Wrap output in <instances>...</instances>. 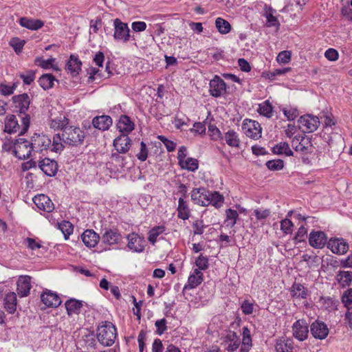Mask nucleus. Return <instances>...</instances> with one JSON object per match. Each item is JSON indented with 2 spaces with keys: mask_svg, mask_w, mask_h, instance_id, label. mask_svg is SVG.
<instances>
[{
  "mask_svg": "<svg viewBox=\"0 0 352 352\" xmlns=\"http://www.w3.org/2000/svg\"><path fill=\"white\" fill-rule=\"evenodd\" d=\"M327 236L322 231H311L309 234V243L316 249H322L327 243Z\"/></svg>",
  "mask_w": 352,
  "mask_h": 352,
  "instance_id": "6ab92c4d",
  "label": "nucleus"
},
{
  "mask_svg": "<svg viewBox=\"0 0 352 352\" xmlns=\"http://www.w3.org/2000/svg\"><path fill=\"white\" fill-rule=\"evenodd\" d=\"M327 248L337 254H344L349 250V245L343 239H331L327 243Z\"/></svg>",
  "mask_w": 352,
  "mask_h": 352,
  "instance_id": "f3484780",
  "label": "nucleus"
},
{
  "mask_svg": "<svg viewBox=\"0 0 352 352\" xmlns=\"http://www.w3.org/2000/svg\"><path fill=\"white\" fill-rule=\"evenodd\" d=\"M131 139L126 134H121L113 141V146L120 153H126L131 146Z\"/></svg>",
  "mask_w": 352,
  "mask_h": 352,
  "instance_id": "5701e85b",
  "label": "nucleus"
},
{
  "mask_svg": "<svg viewBox=\"0 0 352 352\" xmlns=\"http://www.w3.org/2000/svg\"><path fill=\"white\" fill-rule=\"evenodd\" d=\"M65 308L69 316L78 314L82 307V302L76 299H69L66 301Z\"/></svg>",
  "mask_w": 352,
  "mask_h": 352,
  "instance_id": "7c9ffc66",
  "label": "nucleus"
},
{
  "mask_svg": "<svg viewBox=\"0 0 352 352\" xmlns=\"http://www.w3.org/2000/svg\"><path fill=\"white\" fill-rule=\"evenodd\" d=\"M209 91L211 96L219 98L226 93V84L219 76L215 75L210 81Z\"/></svg>",
  "mask_w": 352,
  "mask_h": 352,
  "instance_id": "9d476101",
  "label": "nucleus"
},
{
  "mask_svg": "<svg viewBox=\"0 0 352 352\" xmlns=\"http://www.w3.org/2000/svg\"><path fill=\"white\" fill-rule=\"evenodd\" d=\"M41 299L43 303L48 307H57L61 303L60 298L58 294L48 289L43 292L41 295Z\"/></svg>",
  "mask_w": 352,
  "mask_h": 352,
  "instance_id": "aec40b11",
  "label": "nucleus"
},
{
  "mask_svg": "<svg viewBox=\"0 0 352 352\" xmlns=\"http://www.w3.org/2000/svg\"><path fill=\"white\" fill-rule=\"evenodd\" d=\"M266 166L270 170H279L284 166V162L280 159L269 160L266 163Z\"/></svg>",
  "mask_w": 352,
  "mask_h": 352,
  "instance_id": "864d4df0",
  "label": "nucleus"
},
{
  "mask_svg": "<svg viewBox=\"0 0 352 352\" xmlns=\"http://www.w3.org/2000/svg\"><path fill=\"white\" fill-rule=\"evenodd\" d=\"M12 101L14 109L20 113L19 116L27 115L25 112L29 109L30 104V97L27 94L13 96Z\"/></svg>",
  "mask_w": 352,
  "mask_h": 352,
  "instance_id": "9b49d317",
  "label": "nucleus"
},
{
  "mask_svg": "<svg viewBox=\"0 0 352 352\" xmlns=\"http://www.w3.org/2000/svg\"><path fill=\"white\" fill-rule=\"evenodd\" d=\"M54 63L55 58H50L47 60H44L41 57H37L35 59L36 65L40 66L41 67L45 69L52 68L55 71H58L59 68L57 65L54 64Z\"/></svg>",
  "mask_w": 352,
  "mask_h": 352,
  "instance_id": "ea45409f",
  "label": "nucleus"
},
{
  "mask_svg": "<svg viewBox=\"0 0 352 352\" xmlns=\"http://www.w3.org/2000/svg\"><path fill=\"white\" fill-rule=\"evenodd\" d=\"M336 280L342 287H346L352 282V272L340 271L336 275Z\"/></svg>",
  "mask_w": 352,
  "mask_h": 352,
  "instance_id": "72a5a7b5",
  "label": "nucleus"
},
{
  "mask_svg": "<svg viewBox=\"0 0 352 352\" xmlns=\"http://www.w3.org/2000/svg\"><path fill=\"white\" fill-rule=\"evenodd\" d=\"M239 214L236 210L229 208L226 210V219L224 223L226 226L232 228L236 223Z\"/></svg>",
  "mask_w": 352,
  "mask_h": 352,
  "instance_id": "79ce46f5",
  "label": "nucleus"
},
{
  "mask_svg": "<svg viewBox=\"0 0 352 352\" xmlns=\"http://www.w3.org/2000/svg\"><path fill=\"white\" fill-rule=\"evenodd\" d=\"M55 81H56V78L50 74H43L38 79V83L44 90L51 89Z\"/></svg>",
  "mask_w": 352,
  "mask_h": 352,
  "instance_id": "58836bf2",
  "label": "nucleus"
},
{
  "mask_svg": "<svg viewBox=\"0 0 352 352\" xmlns=\"http://www.w3.org/2000/svg\"><path fill=\"white\" fill-rule=\"evenodd\" d=\"M273 154H293L289 144L287 142H281L272 148Z\"/></svg>",
  "mask_w": 352,
  "mask_h": 352,
  "instance_id": "49530a36",
  "label": "nucleus"
},
{
  "mask_svg": "<svg viewBox=\"0 0 352 352\" xmlns=\"http://www.w3.org/2000/svg\"><path fill=\"white\" fill-rule=\"evenodd\" d=\"M34 204L38 209L47 212H51L54 209V205L50 197L45 195L40 194L32 199Z\"/></svg>",
  "mask_w": 352,
  "mask_h": 352,
  "instance_id": "2eb2a0df",
  "label": "nucleus"
},
{
  "mask_svg": "<svg viewBox=\"0 0 352 352\" xmlns=\"http://www.w3.org/2000/svg\"><path fill=\"white\" fill-rule=\"evenodd\" d=\"M4 307L10 314H13L16 309V295L14 292H9L4 298Z\"/></svg>",
  "mask_w": 352,
  "mask_h": 352,
  "instance_id": "2f4dec72",
  "label": "nucleus"
},
{
  "mask_svg": "<svg viewBox=\"0 0 352 352\" xmlns=\"http://www.w3.org/2000/svg\"><path fill=\"white\" fill-rule=\"evenodd\" d=\"M116 336V328L110 322H104V324L98 329V340L104 346H111L115 342Z\"/></svg>",
  "mask_w": 352,
  "mask_h": 352,
  "instance_id": "7ed1b4c3",
  "label": "nucleus"
},
{
  "mask_svg": "<svg viewBox=\"0 0 352 352\" xmlns=\"http://www.w3.org/2000/svg\"><path fill=\"white\" fill-rule=\"evenodd\" d=\"M283 113L288 120H295L299 115L298 110L296 107H286L282 109Z\"/></svg>",
  "mask_w": 352,
  "mask_h": 352,
  "instance_id": "3c124183",
  "label": "nucleus"
},
{
  "mask_svg": "<svg viewBox=\"0 0 352 352\" xmlns=\"http://www.w3.org/2000/svg\"><path fill=\"white\" fill-rule=\"evenodd\" d=\"M193 233L195 235H200L204 232V225L202 220H196L193 224Z\"/></svg>",
  "mask_w": 352,
  "mask_h": 352,
  "instance_id": "680f3d73",
  "label": "nucleus"
},
{
  "mask_svg": "<svg viewBox=\"0 0 352 352\" xmlns=\"http://www.w3.org/2000/svg\"><path fill=\"white\" fill-rule=\"evenodd\" d=\"M58 228L61 230L65 239H67L70 234L73 233L74 227L72 224L67 221H63L58 223Z\"/></svg>",
  "mask_w": 352,
  "mask_h": 352,
  "instance_id": "de8ad7c7",
  "label": "nucleus"
},
{
  "mask_svg": "<svg viewBox=\"0 0 352 352\" xmlns=\"http://www.w3.org/2000/svg\"><path fill=\"white\" fill-rule=\"evenodd\" d=\"M264 11H265V12L263 14V16L266 18L267 26H268V27L278 26L279 23H278L276 17H275L273 15L274 10H272V8L265 6Z\"/></svg>",
  "mask_w": 352,
  "mask_h": 352,
  "instance_id": "a18cd8bd",
  "label": "nucleus"
},
{
  "mask_svg": "<svg viewBox=\"0 0 352 352\" xmlns=\"http://www.w3.org/2000/svg\"><path fill=\"white\" fill-rule=\"evenodd\" d=\"M243 133L248 138L258 140L262 135V127L258 122L250 119H245L241 126Z\"/></svg>",
  "mask_w": 352,
  "mask_h": 352,
  "instance_id": "39448f33",
  "label": "nucleus"
},
{
  "mask_svg": "<svg viewBox=\"0 0 352 352\" xmlns=\"http://www.w3.org/2000/svg\"><path fill=\"white\" fill-rule=\"evenodd\" d=\"M221 345L228 352H233L236 351L240 344L241 340L239 336L232 331H228L226 333L222 336Z\"/></svg>",
  "mask_w": 352,
  "mask_h": 352,
  "instance_id": "6e6552de",
  "label": "nucleus"
},
{
  "mask_svg": "<svg viewBox=\"0 0 352 352\" xmlns=\"http://www.w3.org/2000/svg\"><path fill=\"white\" fill-rule=\"evenodd\" d=\"M341 301L348 310L352 309V289L348 288L341 296Z\"/></svg>",
  "mask_w": 352,
  "mask_h": 352,
  "instance_id": "09e8293b",
  "label": "nucleus"
},
{
  "mask_svg": "<svg viewBox=\"0 0 352 352\" xmlns=\"http://www.w3.org/2000/svg\"><path fill=\"white\" fill-rule=\"evenodd\" d=\"M293 227L294 223L289 218H285L280 221V230L285 234H291Z\"/></svg>",
  "mask_w": 352,
  "mask_h": 352,
  "instance_id": "6e6d98bb",
  "label": "nucleus"
},
{
  "mask_svg": "<svg viewBox=\"0 0 352 352\" xmlns=\"http://www.w3.org/2000/svg\"><path fill=\"white\" fill-rule=\"evenodd\" d=\"M307 230L305 228V227L304 226H301L298 228L294 239L296 243H300L302 241H304L305 236H307Z\"/></svg>",
  "mask_w": 352,
  "mask_h": 352,
  "instance_id": "052dcab7",
  "label": "nucleus"
},
{
  "mask_svg": "<svg viewBox=\"0 0 352 352\" xmlns=\"http://www.w3.org/2000/svg\"><path fill=\"white\" fill-rule=\"evenodd\" d=\"M298 128L303 133H312L320 125V120L317 116L310 114L302 116L298 120Z\"/></svg>",
  "mask_w": 352,
  "mask_h": 352,
  "instance_id": "423d86ee",
  "label": "nucleus"
},
{
  "mask_svg": "<svg viewBox=\"0 0 352 352\" xmlns=\"http://www.w3.org/2000/svg\"><path fill=\"white\" fill-rule=\"evenodd\" d=\"M9 44L12 46L16 54L20 53L25 45V41L21 40L17 37L12 38Z\"/></svg>",
  "mask_w": 352,
  "mask_h": 352,
  "instance_id": "5fc2aeb1",
  "label": "nucleus"
},
{
  "mask_svg": "<svg viewBox=\"0 0 352 352\" xmlns=\"http://www.w3.org/2000/svg\"><path fill=\"white\" fill-rule=\"evenodd\" d=\"M19 24L27 29L31 30H38L43 27L44 22L40 19H29L21 17L19 19Z\"/></svg>",
  "mask_w": 352,
  "mask_h": 352,
  "instance_id": "c85d7f7f",
  "label": "nucleus"
},
{
  "mask_svg": "<svg viewBox=\"0 0 352 352\" xmlns=\"http://www.w3.org/2000/svg\"><path fill=\"white\" fill-rule=\"evenodd\" d=\"M62 136L63 140L66 144L76 146L83 142L85 133L79 127L67 126L63 131Z\"/></svg>",
  "mask_w": 352,
  "mask_h": 352,
  "instance_id": "20e7f679",
  "label": "nucleus"
},
{
  "mask_svg": "<svg viewBox=\"0 0 352 352\" xmlns=\"http://www.w3.org/2000/svg\"><path fill=\"white\" fill-rule=\"evenodd\" d=\"M209 190L204 188H194L191 191V199L197 205L206 206L210 205L208 202Z\"/></svg>",
  "mask_w": 352,
  "mask_h": 352,
  "instance_id": "dca6fc26",
  "label": "nucleus"
},
{
  "mask_svg": "<svg viewBox=\"0 0 352 352\" xmlns=\"http://www.w3.org/2000/svg\"><path fill=\"white\" fill-rule=\"evenodd\" d=\"M310 331L314 338L324 340L329 334V328L324 322L316 320L311 324Z\"/></svg>",
  "mask_w": 352,
  "mask_h": 352,
  "instance_id": "ddd939ff",
  "label": "nucleus"
},
{
  "mask_svg": "<svg viewBox=\"0 0 352 352\" xmlns=\"http://www.w3.org/2000/svg\"><path fill=\"white\" fill-rule=\"evenodd\" d=\"M329 145L331 148V152H342V149L344 147V140L341 135H336L335 140L333 139L329 140Z\"/></svg>",
  "mask_w": 352,
  "mask_h": 352,
  "instance_id": "37998d69",
  "label": "nucleus"
},
{
  "mask_svg": "<svg viewBox=\"0 0 352 352\" xmlns=\"http://www.w3.org/2000/svg\"><path fill=\"white\" fill-rule=\"evenodd\" d=\"M276 60L280 63H288L291 60V53L289 51H283L280 52Z\"/></svg>",
  "mask_w": 352,
  "mask_h": 352,
  "instance_id": "e2e57ef3",
  "label": "nucleus"
},
{
  "mask_svg": "<svg viewBox=\"0 0 352 352\" xmlns=\"http://www.w3.org/2000/svg\"><path fill=\"white\" fill-rule=\"evenodd\" d=\"M102 242L106 245L119 244L122 237L117 229L105 228L101 238Z\"/></svg>",
  "mask_w": 352,
  "mask_h": 352,
  "instance_id": "f8f14e48",
  "label": "nucleus"
},
{
  "mask_svg": "<svg viewBox=\"0 0 352 352\" xmlns=\"http://www.w3.org/2000/svg\"><path fill=\"white\" fill-rule=\"evenodd\" d=\"M39 167L46 175L50 177L54 176L58 170L57 162L47 157L39 162Z\"/></svg>",
  "mask_w": 352,
  "mask_h": 352,
  "instance_id": "4be33fe9",
  "label": "nucleus"
},
{
  "mask_svg": "<svg viewBox=\"0 0 352 352\" xmlns=\"http://www.w3.org/2000/svg\"><path fill=\"white\" fill-rule=\"evenodd\" d=\"M324 56L327 59L330 61H336L338 59L339 54L336 50L333 48H329L326 50L324 53Z\"/></svg>",
  "mask_w": 352,
  "mask_h": 352,
  "instance_id": "338daca9",
  "label": "nucleus"
},
{
  "mask_svg": "<svg viewBox=\"0 0 352 352\" xmlns=\"http://www.w3.org/2000/svg\"><path fill=\"white\" fill-rule=\"evenodd\" d=\"M179 164L182 168L195 171L198 168L197 160L189 157L188 155H178Z\"/></svg>",
  "mask_w": 352,
  "mask_h": 352,
  "instance_id": "bb28decb",
  "label": "nucleus"
},
{
  "mask_svg": "<svg viewBox=\"0 0 352 352\" xmlns=\"http://www.w3.org/2000/svg\"><path fill=\"white\" fill-rule=\"evenodd\" d=\"M291 295L294 298L305 299L308 296V290L300 283H294L291 287Z\"/></svg>",
  "mask_w": 352,
  "mask_h": 352,
  "instance_id": "473e14b6",
  "label": "nucleus"
},
{
  "mask_svg": "<svg viewBox=\"0 0 352 352\" xmlns=\"http://www.w3.org/2000/svg\"><path fill=\"white\" fill-rule=\"evenodd\" d=\"M81 61L74 55H71L66 64V69L72 76H76L81 71Z\"/></svg>",
  "mask_w": 352,
  "mask_h": 352,
  "instance_id": "cd10ccee",
  "label": "nucleus"
},
{
  "mask_svg": "<svg viewBox=\"0 0 352 352\" xmlns=\"http://www.w3.org/2000/svg\"><path fill=\"white\" fill-rule=\"evenodd\" d=\"M158 138L163 142L168 152H173L175 150L176 144L174 142L166 139L162 135L158 136Z\"/></svg>",
  "mask_w": 352,
  "mask_h": 352,
  "instance_id": "69168bd1",
  "label": "nucleus"
},
{
  "mask_svg": "<svg viewBox=\"0 0 352 352\" xmlns=\"http://www.w3.org/2000/svg\"><path fill=\"white\" fill-rule=\"evenodd\" d=\"M15 89V84H13L12 85L0 84V94H1L3 96H10L12 94Z\"/></svg>",
  "mask_w": 352,
  "mask_h": 352,
  "instance_id": "bf43d9fd",
  "label": "nucleus"
},
{
  "mask_svg": "<svg viewBox=\"0 0 352 352\" xmlns=\"http://www.w3.org/2000/svg\"><path fill=\"white\" fill-rule=\"evenodd\" d=\"M68 124L69 120L63 114H60L56 118H52L48 122L49 126L54 131L62 129L64 130Z\"/></svg>",
  "mask_w": 352,
  "mask_h": 352,
  "instance_id": "c756f323",
  "label": "nucleus"
},
{
  "mask_svg": "<svg viewBox=\"0 0 352 352\" xmlns=\"http://www.w3.org/2000/svg\"><path fill=\"white\" fill-rule=\"evenodd\" d=\"M166 230V228L164 226H157L151 228L148 233V241L151 244L154 245L157 241L158 236L163 234Z\"/></svg>",
  "mask_w": 352,
  "mask_h": 352,
  "instance_id": "c9c22d12",
  "label": "nucleus"
},
{
  "mask_svg": "<svg viewBox=\"0 0 352 352\" xmlns=\"http://www.w3.org/2000/svg\"><path fill=\"white\" fill-rule=\"evenodd\" d=\"M51 144V140L46 135H37L32 142L30 143L27 140L19 142L15 146L14 152L17 154L18 152H25L23 148H25L26 154H31L32 151L42 152L44 150L50 149Z\"/></svg>",
  "mask_w": 352,
  "mask_h": 352,
  "instance_id": "f257e3e1",
  "label": "nucleus"
},
{
  "mask_svg": "<svg viewBox=\"0 0 352 352\" xmlns=\"http://www.w3.org/2000/svg\"><path fill=\"white\" fill-rule=\"evenodd\" d=\"M64 146L61 142V139L58 135L54 137L53 143L50 146V151L54 153L61 152Z\"/></svg>",
  "mask_w": 352,
  "mask_h": 352,
  "instance_id": "603ef678",
  "label": "nucleus"
},
{
  "mask_svg": "<svg viewBox=\"0 0 352 352\" xmlns=\"http://www.w3.org/2000/svg\"><path fill=\"white\" fill-rule=\"evenodd\" d=\"M252 346V338L250 337H243L242 339V344L240 348L241 352H249L250 348Z\"/></svg>",
  "mask_w": 352,
  "mask_h": 352,
  "instance_id": "774afa93",
  "label": "nucleus"
},
{
  "mask_svg": "<svg viewBox=\"0 0 352 352\" xmlns=\"http://www.w3.org/2000/svg\"><path fill=\"white\" fill-rule=\"evenodd\" d=\"M190 209L188 208V204L186 201H184L183 197H180L178 200V207H177V216L179 219L183 220H186L190 217Z\"/></svg>",
  "mask_w": 352,
  "mask_h": 352,
  "instance_id": "f704fd0d",
  "label": "nucleus"
},
{
  "mask_svg": "<svg viewBox=\"0 0 352 352\" xmlns=\"http://www.w3.org/2000/svg\"><path fill=\"white\" fill-rule=\"evenodd\" d=\"M270 210L268 209L265 210H260L255 209L254 210V214L257 220H263L267 219L270 215Z\"/></svg>",
  "mask_w": 352,
  "mask_h": 352,
  "instance_id": "0e129e2a",
  "label": "nucleus"
},
{
  "mask_svg": "<svg viewBox=\"0 0 352 352\" xmlns=\"http://www.w3.org/2000/svg\"><path fill=\"white\" fill-rule=\"evenodd\" d=\"M215 27L221 34H228L232 29L231 25L226 19L218 17L215 20Z\"/></svg>",
  "mask_w": 352,
  "mask_h": 352,
  "instance_id": "a19ab883",
  "label": "nucleus"
},
{
  "mask_svg": "<svg viewBox=\"0 0 352 352\" xmlns=\"http://www.w3.org/2000/svg\"><path fill=\"white\" fill-rule=\"evenodd\" d=\"M112 119L109 116H96L92 120L93 126L101 131L108 130L112 125Z\"/></svg>",
  "mask_w": 352,
  "mask_h": 352,
  "instance_id": "a878e982",
  "label": "nucleus"
},
{
  "mask_svg": "<svg viewBox=\"0 0 352 352\" xmlns=\"http://www.w3.org/2000/svg\"><path fill=\"white\" fill-rule=\"evenodd\" d=\"M19 76L25 85H30L35 79V72L32 70H29L21 73Z\"/></svg>",
  "mask_w": 352,
  "mask_h": 352,
  "instance_id": "4d7b16f0",
  "label": "nucleus"
},
{
  "mask_svg": "<svg viewBox=\"0 0 352 352\" xmlns=\"http://www.w3.org/2000/svg\"><path fill=\"white\" fill-rule=\"evenodd\" d=\"M127 247L135 252H142L144 250L145 240L136 233H131L127 236Z\"/></svg>",
  "mask_w": 352,
  "mask_h": 352,
  "instance_id": "4468645a",
  "label": "nucleus"
},
{
  "mask_svg": "<svg viewBox=\"0 0 352 352\" xmlns=\"http://www.w3.org/2000/svg\"><path fill=\"white\" fill-rule=\"evenodd\" d=\"M21 124H19L16 116L9 115L5 120V132L14 133L19 132V135L24 134L29 129L30 118L28 115L19 116Z\"/></svg>",
  "mask_w": 352,
  "mask_h": 352,
  "instance_id": "f03ea898",
  "label": "nucleus"
},
{
  "mask_svg": "<svg viewBox=\"0 0 352 352\" xmlns=\"http://www.w3.org/2000/svg\"><path fill=\"white\" fill-rule=\"evenodd\" d=\"M116 125L117 129L121 134H126L127 135L132 132L135 128L134 122L126 115H122L120 117Z\"/></svg>",
  "mask_w": 352,
  "mask_h": 352,
  "instance_id": "412c9836",
  "label": "nucleus"
},
{
  "mask_svg": "<svg viewBox=\"0 0 352 352\" xmlns=\"http://www.w3.org/2000/svg\"><path fill=\"white\" fill-rule=\"evenodd\" d=\"M114 33L113 38L116 41L126 43L130 40V29L128 24L122 22L120 19L113 20Z\"/></svg>",
  "mask_w": 352,
  "mask_h": 352,
  "instance_id": "0eeeda50",
  "label": "nucleus"
},
{
  "mask_svg": "<svg viewBox=\"0 0 352 352\" xmlns=\"http://www.w3.org/2000/svg\"><path fill=\"white\" fill-rule=\"evenodd\" d=\"M195 265L198 267L197 270H205L208 267V259L206 256L200 254L195 261Z\"/></svg>",
  "mask_w": 352,
  "mask_h": 352,
  "instance_id": "13d9d810",
  "label": "nucleus"
},
{
  "mask_svg": "<svg viewBox=\"0 0 352 352\" xmlns=\"http://www.w3.org/2000/svg\"><path fill=\"white\" fill-rule=\"evenodd\" d=\"M292 350L293 341L291 339L278 342L276 346V352H292Z\"/></svg>",
  "mask_w": 352,
  "mask_h": 352,
  "instance_id": "8fccbe9b",
  "label": "nucleus"
},
{
  "mask_svg": "<svg viewBox=\"0 0 352 352\" xmlns=\"http://www.w3.org/2000/svg\"><path fill=\"white\" fill-rule=\"evenodd\" d=\"M84 244L87 248H94L99 242L100 236L93 230H86L81 235Z\"/></svg>",
  "mask_w": 352,
  "mask_h": 352,
  "instance_id": "b1692460",
  "label": "nucleus"
},
{
  "mask_svg": "<svg viewBox=\"0 0 352 352\" xmlns=\"http://www.w3.org/2000/svg\"><path fill=\"white\" fill-rule=\"evenodd\" d=\"M224 139L226 143L232 147H239L240 144V139L239 134L234 130H229L225 133Z\"/></svg>",
  "mask_w": 352,
  "mask_h": 352,
  "instance_id": "e433bc0d",
  "label": "nucleus"
},
{
  "mask_svg": "<svg viewBox=\"0 0 352 352\" xmlns=\"http://www.w3.org/2000/svg\"><path fill=\"white\" fill-rule=\"evenodd\" d=\"M292 335L299 341H304L308 337L309 325L305 320H296L292 327Z\"/></svg>",
  "mask_w": 352,
  "mask_h": 352,
  "instance_id": "1a4fd4ad",
  "label": "nucleus"
},
{
  "mask_svg": "<svg viewBox=\"0 0 352 352\" xmlns=\"http://www.w3.org/2000/svg\"><path fill=\"white\" fill-rule=\"evenodd\" d=\"M16 286V291L20 297L28 296L32 288L31 277L28 275L20 276L18 278Z\"/></svg>",
  "mask_w": 352,
  "mask_h": 352,
  "instance_id": "a211bd4d",
  "label": "nucleus"
},
{
  "mask_svg": "<svg viewBox=\"0 0 352 352\" xmlns=\"http://www.w3.org/2000/svg\"><path fill=\"white\" fill-rule=\"evenodd\" d=\"M257 112L260 115L265 116L267 118H272L273 116V107L272 104L268 100H265L264 102L258 104Z\"/></svg>",
  "mask_w": 352,
  "mask_h": 352,
  "instance_id": "4c0bfd02",
  "label": "nucleus"
},
{
  "mask_svg": "<svg viewBox=\"0 0 352 352\" xmlns=\"http://www.w3.org/2000/svg\"><path fill=\"white\" fill-rule=\"evenodd\" d=\"M203 281V273L199 270H194L189 276L187 283L184 285L183 291L197 287Z\"/></svg>",
  "mask_w": 352,
  "mask_h": 352,
  "instance_id": "393cba45",
  "label": "nucleus"
},
{
  "mask_svg": "<svg viewBox=\"0 0 352 352\" xmlns=\"http://www.w3.org/2000/svg\"><path fill=\"white\" fill-rule=\"evenodd\" d=\"M208 202L216 208H220L224 201V197L218 192L209 191Z\"/></svg>",
  "mask_w": 352,
  "mask_h": 352,
  "instance_id": "c03bdc74",
  "label": "nucleus"
}]
</instances>
